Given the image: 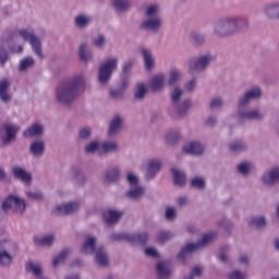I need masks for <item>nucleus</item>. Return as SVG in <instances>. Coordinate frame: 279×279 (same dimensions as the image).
Here are the masks:
<instances>
[{
  "mask_svg": "<svg viewBox=\"0 0 279 279\" xmlns=\"http://www.w3.org/2000/svg\"><path fill=\"white\" fill-rule=\"evenodd\" d=\"M216 58L215 54L211 52H205L201 53L197 58L190 59L189 60V74L190 75H195L197 71L199 73H204L215 62Z\"/></svg>",
  "mask_w": 279,
  "mask_h": 279,
  "instance_id": "20e7f679",
  "label": "nucleus"
},
{
  "mask_svg": "<svg viewBox=\"0 0 279 279\" xmlns=\"http://www.w3.org/2000/svg\"><path fill=\"white\" fill-rule=\"evenodd\" d=\"M140 52L144 61V69H146V71H154V68L156 66V59L154 58L151 50L149 48L142 47L140 48Z\"/></svg>",
  "mask_w": 279,
  "mask_h": 279,
  "instance_id": "dca6fc26",
  "label": "nucleus"
},
{
  "mask_svg": "<svg viewBox=\"0 0 279 279\" xmlns=\"http://www.w3.org/2000/svg\"><path fill=\"white\" fill-rule=\"evenodd\" d=\"M181 135L178 131H171L166 134V143L168 145H178V141H180Z\"/></svg>",
  "mask_w": 279,
  "mask_h": 279,
  "instance_id": "37998d69",
  "label": "nucleus"
},
{
  "mask_svg": "<svg viewBox=\"0 0 279 279\" xmlns=\"http://www.w3.org/2000/svg\"><path fill=\"white\" fill-rule=\"evenodd\" d=\"M219 228H222L223 230H230V228H232V222H230V220H228L227 218H222L219 222H218Z\"/></svg>",
  "mask_w": 279,
  "mask_h": 279,
  "instance_id": "680f3d73",
  "label": "nucleus"
},
{
  "mask_svg": "<svg viewBox=\"0 0 279 279\" xmlns=\"http://www.w3.org/2000/svg\"><path fill=\"white\" fill-rule=\"evenodd\" d=\"M80 210V202H70L63 205H58L53 209V215L60 217L61 215H73Z\"/></svg>",
  "mask_w": 279,
  "mask_h": 279,
  "instance_id": "f8f14e48",
  "label": "nucleus"
},
{
  "mask_svg": "<svg viewBox=\"0 0 279 279\" xmlns=\"http://www.w3.org/2000/svg\"><path fill=\"white\" fill-rule=\"evenodd\" d=\"M157 274L160 278H169L171 276V262L165 260L157 264Z\"/></svg>",
  "mask_w": 279,
  "mask_h": 279,
  "instance_id": "c85d7f7f",
  "label": "nucleus"
},
{
  "mask_svg": "<svg viewBox=\"0 0 279 279\" xmlns=\"http://www.w3.org/2000/svg\"><path fill=\"white\" fill-rule=\"evenodd\" d=\"M263 97L260 86H253L244 92L238 99V118L239 121H263L265 113L260 109L244 110L245 106H250L252 101H256Z\"/></svg>",
  "mask_w": 279,
  "mask_h": 279,
  "instance_id": "f03ea898",
  "label": "nucleus"
},
{
  "mask_svg": "<svg viewBox=\"0 0 279 279\" xmlns=\"http://www.w3.org/2000/svg\"><path fill=\"white\" fill-rule=\"evenodd\" d=\"M119 66V58L112 57L106 60L98 68V82L106 86L108 82L112 78V73L117 71Z\"/></svg>",
  "mask_w": 279,
  "mask_h": 279,
  "instance_id": "0eeeda50",
  "label": "nucleus"
},
{
  "mask_svg": "<svg viewBox=\"0 0 279 279\" xmlns=\"http://www.w3.org/2000/svg\"><path fill=\"white\" fill-rule=\"evenodd\" d=\"M175 236V234H173L172 232L170 231H160L158 233V241L159 243H167V241H171V239H173Z\"/></svg>",
  "mask_w": 279,
  "mask_h": 279,
  "instance_id": "8fccbe9b",
  "label": "nucleus"
},
{
  "mask_svg": "<svg viewBox=\"0 0 279 279\" xmlns=\"http://www.w3.org/2000/svg\"><path fill=\"white\" fill-rule=\"evenodd\" d=\"M262 182L265 186H274L279 182V168L271 169L263 174Z\"/></svg>",
  "mask_w": 279,
  "mask_h": 279,
  "instance_id": "a211bd4d",
  "label": "nucleus"
},
{
  "mask_svg": "<svg viewBox=\"0 0 279 279\" xmlns=\"http://www.w3.org/2000/svg\"><path fill=\"white\" fill-rule=\"evenodd\" d=\"M143 32L158 34L162 29V16H160V5L149 4L145 10V19L140 24Z\"/></svg>",
  "mask_w": 279,
  "mask_h": 279,
  "instance_id": "7ed1b4c3",
  "label": "nucleus"
},
{
  "mask_svg": "<svg viewBox=\"0 0 279 279\" xmlns=\"http://www.w3.org/2000/svg\"><path fill=\"white\" fill-rule=\"evenodd\" d=\"M223 108V98L215 97L209 101V110H221Z\"/></svg>",
  "mask_w": 279,
  "mask_h": 279,
  "instance_id": "09e8293b",
  "label": "nucleus"
},
{
  "mask_svg": "<svg viewBox=\"0 0 279 279\" xmlns=\"http://www.w3.org/2000/svg\"><path fill=\"white\" fill-rule=\"evenodd\" d=\"M43 44L37 38L36 39V56L39 58V60H45V53H43Z\"/></svg>",
  "mask_w": 279,
  "mask_h": 279,
  "instance_id": "bf43d9fd",
  "label": "nucleus"
},
{
  "mask_svg": "<svg viewBox=\"0 0 279 279\" xmlns=\"http://www.w3.org/2000/svg\"><path fill=\"white\" fill-rule=\"evenodd\" d=\"M78 58L82 62H93L95 54H93V51L87 44H81L78 47Z\"/></svg>",
  "mask_w": 279,
  "mask_h": 279,
  "instance_id": "393cba45",
  "label": "nucleus"
},
{
  "mask_svg": "<svg viewBox=\"0 0 279 279\" xmlns=\"http://www.w3.org/2000/svg\"><path fill=\"white\" fill-rule=\"evenodd\" d=\"M19 36L26 43H29L33 50L36 51V35L34 33H31L27 29H21L19 31Z\"/></svg>",
  "mask_w": 279,
  "mask_h": 279,
  "instance_id": "72a5a7b5",
  "label": "nucleus"
},
{
  "mask_svg": "<svg viewBox=\"0 0 279 279\" xmlns=\"http://www.w3.org/2000/svg\"><path fill=\"white\" fill-rule=\"evenodd\" d=\"M97 238L87 235L85 243L82 246L83 254H95L97 252Z\"/></svg>",
  "mask_w": 279,
  "mask_h": 279,
  "instance_id": "a878e982",
  "label": "nucleus"
},
{
  "mask_svg": "<svg viewBox=\"0 0 279 279\" xmlns=\"http://www.w3.org/2000/svg\"><path fill=\"white\" fill-rule=\"evenodd\" d=\"M263 14L267 21H279V1L267 3L263 8Z\"/></svg>",
  "mask_w": 279,
  "mask_h": 279,
  "instance_id": "4468645a",
  "label": "nucleus"
},
{
  "mask_svg": "<svg viewBox=\"0 0 279 279\" xmlns=\"http://www.w3.org/2000/svg\"><path fill=\"white\" fill-rule=\"evenodd\" d=\"M93 23V17L86 14H78L74 17V25L78 29H86Z\"/></svg>",
  "mask_w": 279,
  "mask_h": 279,
  "instance_id": "c756f323",
  "label": "nucleus"
},
{
  "mask_svg": "<svg viewBox=\"0 0 279 279\" xmlns=\"http://www.w3.org/2000/svg\"><path fill=\"white\" fill-rule=\"evenodd\" d=\"M34 58L26 57L20 61L19 71L23 73V71H27V69H31V66H34Z\"/></svg>",
  "mask_w": 279,
  "mask_h": 279,
  "instance_id": "a18cd8bd",
  "label": "nucleus"
},
{
  "mask_svg": "<svg viewBox=\"0 0 279 279\" xmlns=\"http://www.w3.org/2000/svg\"><path fill=\"white\" fill-rule=\"evenodd\" d=\"M213 34L216 38H230L236 35L234 32L232 16L221 17L216 21L213 26Z\"/></svg>",
  "mask_w": 279,
  "mask_h": 279,
  "instance_id": "423d86ee",
  "label": "nucleus"
},
{
  "mask_svg": "<svg viewBox=\"0 0 279 279\" xmlns=\"http://www.w3.org/2000/svg\"><path fill=\"white\" fill-rule=\"evenodd\" d=\"M170 97L172 104L175 106V112L178 117H186L189 114V110H191L193 102L191 99H185L182 102H180V99L184 97V89L175 86L171 92H170Z\"/></svg>",
  "mask_w": 279,
  "mask_h": 279,
  "instance_id": "39448f33",
  "label": "nucleus"
},
{
  "mask_svg": "<svg viewBox=\"0 0 279 279\" xmlns=\"http://www.w3.org/2000/svg\"><path fill=\"white\" fill-rule=\"evenodd\" d=\"M69 254H71V248H64L58 256L53 258L52 265L54 267L62 265V263H65L66 258H69Z\"/></svg>",
  "mask_w": 279,
  "mask_h": 279,
  "instance_id": "ea45409f",
  "label": "nucleus"
},
{
  "mask_svg": "<svg viewBox=\"0 0 279 279\" xmlns=\"http://www.w3.org/2000/svg\"><path fill=\"white\" fill-rule=\"evenodd\" d=\"M98 149H101V144L99 142H92L85 146V154H95Z\"/></svg>",
  "mask_w": 279,
  "mask_h": 279,
  "instance_id": "864d4df0",
  "label": "nucleus"
},
{
  "mask_svg": "<svg viewBox=\"0 0 279 279\" xmlns=\"http://www.w3.org/2000/svg\"><path fill=\"white\" fill-rule=\"evenodd\" d=\"M180 80H182V70L178 68H172L169 72V80H168L169 86H174V84H178Z\"/></svg>",
  "mask_w": 279,
  "mask_h": 279,
  "instance_id": "e433bc0d",
  "label": "nucleus"
},
{
  "mask_svg": "<svg viewBox=\"0 0 279 279\" xmlns=\"http://www.w3.org/2000/svg\"><path fill=\"white\" fill-rule=\"evenodd\" d=\"M54 242H56L54 234L44 235L37 241L38 245H41V247H51V245H53Z\"/></svg>",
  "mask_w": 279,
  "mask_h": 279,
  "instance_id": "79ce46f5",
  "label": "nucleus"
},
{
  "mask_svg": "<svg viewBox=\"0 0 279 279\" xmlns=\"http://www.w3.org/2000/svg\"><path fill=\"white\" fill-rule=\"evenodd\" d=\"M165 217L167 221H175V219H178V210L173 207H168L166 208Z\"/></svg>",
  "mask_w": 279,
  "mask_h": 279,
  "instance_id": "5fc2aeb1",
  "label": "nucleus"
},
{
  "mask_svg": "<svg viewBox=\"0 0 279 279\" xmlns=\"http://www.w3.org/2000/svg\"><path fill=\"white\" fill-rule=\"evenodd\" d=\"M95 260L98 267H108V265H110V258L108 257V253H106L102 247H98L96 250Z\"/></svg>",
  "mask_w": 279,
  "mask_h": 279,
  "instance_id": "bb28decb",
  "label": "nucleus"
},
{
  "mask_svg": "<svg viewBox=\"0 0 279 279\" xmlns=\"http://www.w3.org/2000/svg\"><path fill=\"white\" fill-rule=\"evenodd\" d=\"M217 117L210 116L205 120L206 128H215L217 125Z\"/></svg>",
  "mask_w": 279,
  "mask_h": 279,
  "instance_id": "e2e57ef3",
  "label": "nucleus"
},
{
  "mask_svg": "<svg viewBox=\"0 0 279 279\" xmlns=\"http://www.w3.org/2000/svg\"><path fill=\"white\" fill-rule=\"evenodd\" d=\"M71 181L75 186H84L86 184V174L78 167L71 169Z\"/></svg>",
  "mask_w": 279,
  "mask_h": 279,
  "instance_id": "aec40b11",
  "label": "nucleus"
},
{
  "mask_svg": "<svg viewBox=\"0 0 279 279\" xmlns=\"http://www.w3.org/2000/svg\"><path fill=\"white\" fill-rule=\"evenodd\" d=\"M93 135V131L88 128H83L78 131V141L81 143H86L90 141V136Z\"/></svg>",
  "mask_w": 279,
  "mask_h": 279,
  "instance_id": "de8ad7c7",
  "label": "nucleus"
},
{
  "mask_svg": "<svg viewBox=\"0 0 279 279\" xmlns=\"http://www.w3.org/2000/svg\"><path fill=\"white\" fill-rule=\"evenodd\" d=\"M25 269L28 274H33L34 276H36V264L32 260H28L26 263Z\"/></svg>",
  "mask_w": 279,
  "mask_h": 279,
  "instance_id": "0e129e2a",
  "label": "nucleus"
},
{
  "mask_svg": "<svg viewBox=\"0 0 279 279\" xmlns=\"http://www.w3.org/2000/svg\"><path fill=\"white\" fill-rule=\"evenodd\" d=\"M175 186H184L186 184V174L178 170L177 168L171 169Z\"/></svg>",
  "mask_w": 279,
  "mask_h": 279,
  "instance_id": "c9c22d12",
  "label": "nucleus"
},
{
  "mask_svg": "<svg viewBox=\"0 0 279 279\" xmlns=\"http://www.w3.org/2000/svg\"><path fill=\"white\" fill-rule=\"evenodd\" d=\"M229 279H247V275L245 272H241L240 270H233L229 274Z\"/></svg>",
  "mask_w": 279,
  "mask_h": 279,
  "instance_id": "4d7b16f0",
  "label": "nucleus"
},
{
  "mask_svg": "<svg viewBox=\"0 0 279 279\" xmlns=\"http://www.w3.org/2000/svg\"><path fill=\"white\" fill-rule=\"evenodd\" d=\"M25 199L9 195L3 202H2V210L3 213H9L10 210H14L17 215H23L25 213Z\"/></svg>",
  "mask_w": 279,
  "mask_h": 279,
  "instance_id": "9d476101",
  "label": "nucleus"
},
{
  "mask_svg": "<svg viewBox=\"0 0 279 279\" xmlns=\"http://www.w3.org/2000/svg\"><path fill=\"white\" fill-rule=\"evenodd\" d=\"M19 247L16 243L10 241H0V265L10 267L16 256Z\"/></svg>",
  "mask_w": 279,
  "mask_h": 279,
  "instance_id": "6e6552de",
  "label": "nucleus"
},
{
  "mask_svg": "<svg viewBox=\"0 0 279 279\" xmlns=\"http://www.w3.org/2000/svg\"><path fill=\"white\" fill-rule=\"evenodd\" d=\"M162 169V161L160 159H150L146 165L145 178L146 180H154L156 174L160 173Z\"/></svg>",
  "mask_w": 279,
  "mask_h": 279,
  "instance_id": "ddd939ff",
  "label": "nucleus"
},
{
  "mask_svg": "<svg viewBox=\"0 0 279 279\" xmlns=\"http://www.w3.org/2000/svg\"><path fill=\"white\" fill-rule=\"evenodd\" d=\"M191 186L204 191L206 189V180L204 177H195L191 180Z\"/></svg>",
  "mask_w": 279,
  "mask_h": 279,
  "instance_id": "c03bdc74",
  "label": "nucleus"
},
{
  "mask_svg": "<svg viewBox=\"0 0 279 279\" xmlns=\"http://www.w3.org/2000/svg\"><path fill=\"white\" fill-rule=\"evenodd\" d=\"M24 136L25 138H33V136H36V123L24 131Z\"/></svg>",
  "mask_w": 279,
  "mask_h": 279,
  "instance_id": "052dcab7",
  "label": "nucleus"
},
{
  "mask_svg": "<svg viewBox=\"0 0 279 279\" xmlns=\"http://www.w3.org/2000/svg\"><path fill=\"white\" fill-rule=\"evenodd\" d=\"M125 97V90L123 89H110L109 90V99H112L113 101H121V99H124Z\"/></svg>",
  "mask_w": 279,
  "mask_h": 279,
  "instance_id": "49530a36",
  "label": "nucleus"
},
{
  "mask_svg": "<svg viewBox=\"0 0 279 279\" xmlns=\"http://www.w3.org/2000/svg\"><path fill=\"white\" fill-rule=\"evenodd\" d=\"M132 66H134V60H129L124 62L122 73L128 74L130 71H132Z\"/></svg>",
  "mask_w": 279,
  "mask_h": 279,
  "instance_id": "338daca9",
  "label": "nucleus"
},
{
  "mask_svg": "<svg viewBox=\"0 0 279 279\" xmlns=\"http://www.w3.org/2000/svg\"><path fill=\"white\" fill-rule=\"evenodd\" d=\"M147 93H148L147 84L143 82L136 83L135 89H134L135 101H143L147 97Z\"/></svg>",
  "mask_w": 279,
  "mask_h": 279,
  "instance_id": "cd10ccee",
  "label": "nucleus"
},
{
  "mask_svg": "<svg viewBox=\"0 0 279 279\" xmlns=\"http://www.w3.org/2000/svg\"><path fill=\"white\" fill-rule=\"evenodd\" d=\"M197 86V80L192 78L187 83H185V89L190 93L195 90V87Z\"/></svg>",
  "mask_w": 279,
  "mask_h": 279,
  "instance_id": "69168bd1",
  "label": "nucleus"
},
{
  "mask_svg": "<svg viewBox=\"0 0 279 279\" xmlns=\"http://www.w3.org/2000/svg\"><path fill=\"white\" fill-rule=\"evenodd\" d=\"M85 88L86 75L84 73L74 74L57 85L54 99L61 106H73Z\"/></svg>",
  "mask_w": 279,
  "mask_h": 279,
  "instance_id": "f257e3e1",
  "label": "nucleus"
},
{
  "mask_svg": "<svg viewBox=\"0 0 279 279\" xmlns=\"http://www.w3.org/2000/svg\"><path fill=\"white\" fill-rule=\"evenodd\" d=\"M231 20L233 22L235 34H245V32H250V27H252L250 17L245 15H231Z\"/></svg>",
  "mask_w": 279,
  "mask_h": 279,
  "instance_id": "9b49d317",
  "label": "nucleus"
},
{
  "mask_svg": "<svg viewBox=\"0 0 279 279\" xmlns=\"http://www.w3.org/2000/svg\"><path fill=\"white\" fill-rule=\"evenodd\" d=\"M165 80H167L165 74H156L149 80L148 87L153 93H160L165 88Z\"/></svg>",
  "mask_w": 279,
  "mask_h": 279,
  "instance_id": "6ab92c4d",
  "label": "nucleus"
},
{
  "mask_svg": "<svg viewBox=\"0 0 279 279\" xmlns=\"http://www.w3.org/2000/svg\"><path fill=\"white\" fill-rule=\"evenodd\" d=\"M215 235L213 233L203 235L202 240L195 243H187L182 251L179 253L178 258L180 260L186 259V254H191V252H197V250H203V247H208L210 242L214 241Z\"/></svg>",
  "mask_w": 279,
  "mask_h": 279,
  "instance_id": "1a4fd4ad",
  "label": "nucleus"
},
{
  "mask_svg": "<svg viewBox=\"0 0 279 279\" xmlns=\"http://www.w3.org/2000/svg\"><path fill=\"white\" fill-rule=\"evenodd\" d=\"M183 151L185 154H191L192 156H202L204 154L205 148L204 145L199 142H190L183 147Z\"/></svg>",
  "mask_w": 279,
  "mask_h": 279,
  "instance_id": "5701e85b",
  "label": "nucleus"
},
{
  "mask_svg": "<svg viewBox=\"0 0 279 279\" xmlns=\"http://www.w3.org/2000/svg\"><path fill=\"white\" fill-rule=\"evenodd\" d=\"M124 241L129 243L137 244V245H145L147 241H149V234L147 232L143 233H135V234H125Z\"/></svg>",
  "mask_w": 279,
  "mask_h": 279,
  "instance_id": "4be33fe9",
  "label": "nucleus"
},
{
  "mask_svg": "<svg viewBox=\"0 0 279 279\" xmlns=\"http://www.w3.org/2000/svg\"><path fill=\"white\" fill-rule=\"evenodd\" d=\"M124 123H125V119L123 118V116L121 114L114 116L109 123L108 135L117 136V134L121 133V130H123Z\"/></svg>",
  "mask_w": 279,
  "mask_h": 279,
  "instance_id": "2eb2a0df",
  "label": "nucleus"
},
{
  "mask_svg": "<svg viewBox=\"0 0 279 279\" xmlns=\"http://www.w3.org/2000/svg\"><path fill=\"white\" fill-rule=\"evenodd\" d=\"M11 173L15 180H21V182H24V184L32 183V174L21 166H14Z\"/></svg>",
  "mask_w": 279,
  "mask_h": 279,
  "instance_id": "f3484780",
  "label": "nucleus"
},
{
  "mask_svg": "<svg viewBox=\"0 0 279 279\" xmlns=\"http://www.w3.org/2000/svg\"><path fill=\"white\" fill-rule=\"evenodd\" d=\"M121 217H123V213L119 210L108 209L104 211V220L108 226H117Z\"/></svg>",
  "mask_w": 279,
  "mask_h": 279,
  "instance_id": "412c9836",
  "label": "nucleus"
},
{
  "mask_svg": "<svg viewBox=\"0 0 279 279\" xmlns=\"http://www.w3.org/2000/svg\"><path fill=\"white\" fill-rule=\"evenodd\" d=\"M146 256H150L151 258H158V251L154 247L145 248Z\"/></svg>",
  "mask_w": 279,
  "mask_h": 279,
  "instance_id": "774afa93",
  "label": "nucleus"
},
{
  "mask_svg": "<svg viewBox=\"0 0 279 279\" xmlns=\"http://www.w3.org/2000/svg\"><path fill=\"white\" fill-rule=\"evenodd\" d=\"M3 130L5 135L2 138V143L3 145H8L16 138V132H19V129L12 124H4Z\"/></svg>",
  "mask_w": 279,
  "mask_h": 279,
  "instance_id": "b1692460",
  "label": "nucleus"
},
{
  "mask_svg": "<svg viewBox=\"0 0 279 279\" xmlns=\"http://www.w3.org/2000/svg\"><path fill=\"white\" fill-rule=\"evenodd\" d=\"M251 228H256V230H265L267 228V219L263 216L254 217L250 221Z\"/></svg>",
  "mask_w": 279,
  "mask_h": 279,
  "instance_id": "58836bf2",
  "label": "nucleus"
},
{
  "mask_svg": "<svg viewBox=\"0 0 279 279\" xmlns=\"http://www.w3.org/2000/svg\"><path fill=\"white\" fill-rule=\"evenodd\" d=\"M247 150V144L241 140L233 141L229 144V151L231 154H241Z\"/></svg>",
  "mask_w": 279,
  "mask_h": 279,
  "instance_id": "473e14b6",
  "label": "nucleus"
},
{
  "mask_svg": "<svg viewBox=\"0 0 279 279\" xmlns=\"http://www.w3.org/2000/svg\"><path fill=\"white\" fill-rule=\"evenodd\" d=\"M190 38L195 47H204L206 43V35L197 32L190 33Z\"/></svg>",
  "mask_w": 279,
  "mask_h": 279,
  "instance_id": "4c0bfd02",
  "label": "nucleus"
},
{
  "mask_svg": "<svg viewBox=\"0 0 279 279\" xmlns=\"http://www.w3.org/2000/svg\"><path fill=\"white\" fill-rule=\"evenodd\" d=\"M112 4L117 12H128L132 8V0H113Z\"/></svg>",
  "mask_w": 279,
  "mask_h": 279,
  "instance_id": "f704fd0d",
  "label": "nucleus"
},
{
  "mask_svg": "<svg viewBox=\"0 0 279 279\" xmlns=\"http://www.w3.org/2000/svg\"><path fill=\"white\" fill-rule=\"evenodd\" d=\"M250 169H251V167H250V163H247V162L238 165V171L242 175H247V173H250Z\"/></svg>",
  "mask_w": 279,
  "mask_h": 279,
  "instance_id": "13d9d810",
  "label": "nucleus"
},
{
  "mask_svg": "<svg viewBox=\"0 0 279 279\" xmlns=\"http://www.w3.org/2000/svg\"><path fill=\"white\" fill-rule=\"evenodd\" d=\"M126 197L133 199V202H138L145 197V189L143 186L132 187L126 192Z\"/></svg>",
  "mask_w": 279,
  "mask_h": 279,
  "instance_id": "2f4dec72",
  "label": "nucleus"
},
{
  "mask_svg": "<svg viewBox=\"0 0 279 279\" xmlns=\"http://www.w3.org/2000/svg\"><path fill=\"white\" fill-rule=\"evenodd\" d=\"M93 44L95 45V47H97L98 49H104V47H106V36L104 35H98L96 37L93 38Z\"/></svg>",
  "mask_w": 279,
  "mask_h": 279,
  "instance_id": "6e6d98bb",
  "label": "nucleus"
},
{
  "mask_svg": "<svg viewBox=\"0 0 279 279\" xmlns=\"http://www.w3.org/2000/svg\"><path fill=\"white\" fill-rule=\"evenodd\" d=\"M119 173H121V170L113 168L107 172L106 178L109 182H117V180H119Z\"/></svg>",
  "mask_w": 279,
  "mask_h": 279,
  "instance_id": "3c124183",
  "label": "nucleus"
},
{
  "mask_svg": "<svg viewBox=\"0 0 279 279\" xmlns=\"http://www.w3.org/2000/svg\"><path fill=\"white\" fill-rule=\"evenodd\" d=\"M8 88H10V82L5 80L0 81V100L2 104L12 101V96L8 94Z\"/></svg>",
  "mask_w": 279,
  "mask_h": 279,
  "instance_id": "7c9ffc66",
  "label": "nucleus"
},
{
  "mask_svg": "<svg viewBox=\"0 0 279 279\" xmlns=\"http://www.w3.org/2000/svg\"><path fill=\"white\" fill-rule=\"evenodd\" d=\"M45 151H47L45 141H37L36 142V158H43V156H45Z\"/></svg>",
  "mask_w": 279,
  "mask_h": 279,
  "instance_id": "603ef678",
  "label": "nucleus"
},
{
  "mask_svg": "<svg viewBox=\"0 0 279 279\" xmlns=\"http://www.w3.org/2000/svg\"><path fill=\"white\" fill-rule=\"evenodd\" d=\"M102 154H110L112 151H119V144L117 142H106L101 144Z\"/></svg>",
  "mask_w": 279,
  "mask_h": 279,
  "instance_id": "a19ab883",
  "label": "nucleus"
}]
</instances>
